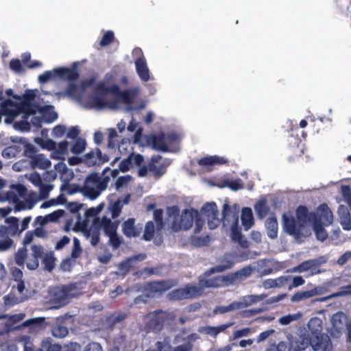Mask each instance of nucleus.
Returning <instances> with one entry per match:
<instances>
[{"instance_id": "nucleus-23", "label": "nucleus", "mask_w": 351, "mask_h": 351, "mask_svg": "<svg viewBox=\"0 0 351 351\" xmlns=\"http://www.w3.org/2000/svg\"><path fill=\"white\" fill-rule=\"evenodd\" d=\"M267 297V295L265 294H261V295H249L243 296V298H240L238 301H235L237 308L241 309L243 308H245L247 306H249L250 305H252L254 304H256L263 299H265Z\"/></svg>"}, {"instance_id": "nucleus-62", "label": "nucleus", "mask_w": 351, "mask_h": 351, "mask_svg": "<svg viewBox=\"0 0 351 351\" xmlns=\"http://www.w3.org/2000/svg\"><path fill=\"white\" fill-rule=\"evenodd\" d=\"M113 38H114V33L111 31H108L104 34V36L100 41V45L101 46H106L111 43V41L113 40Z\"/></svg>"}, {"instance_id": "nucleus-43", "label": "nucleus", "mask_w": 351, "mask_h": 351, "mask_svg": "<svg viewBox=\"0 0 351 351\" xmlns=\"http://www.w3.org/2000/svg\"><path fill=\"white\" fill-rule=\"evenodd\" d=\"M35 142L44 149L53 150L56 148V143L51 139L47 138H36Z\"/></svg>"}, {"instance_id": "nucleus-52", "label": "nucleus", "mask_w": 351, "mask_h": 351, "mask_svg": "<svg viewBox=\"0 0 351 351\" xmlns=\"http://www.w3.org/2000/svg\"><path fill=\"white\" fill-rule=\"evenodd\" d=\"M15 247L14 242L10 238L0 239V252L7 251Z\"/></svg>"}, {"instance_id": "nucleus-54", "label": "nucleus", "mask_w": 351, "mask_h": 351, "mask_svg": "<svg viewBox=\"0 0 351 351\" xmlns=\"http://www.w3.org/2000/svg\"><path fill=\"white\" fill-rule=\"evenodd\" d=\"M154 232V226L153 222L149 221L146 223L143 237L147 241H150L153 237Z\"/></svg>"}, {"instance_id": "nucleus-36", "label": "nucleus", "mask_w": 351, "mask_h": 351, "mask_svg": "<svg viewBox=\"0 0 351 351\" xmlns=\"http://www.w3.org/2000/svg\"><path fill=\"white\" fill-rule=\"evenodd\" d=\"M308 327L310 329L313 337L322 335L320 333L322 330V322L318 317H313L308 322Z\"/></svg>"}, {"instance_id": "nucleus-64", "label": "nucleus", "mask_w": 351, "mask_h": 351, "mask_svg": "<svg viewBox=\"0 0 351 351\" xmlns=\"http://www.w3.org/2000/svg\"><path fill=\"white\" fill-rule=\"evenodd\" d=\"M341 193L346 202L351 206V189L348 186H342Z\"/></svg>"}, {"instance_id": "nucleus-28", "label": "nucleus", "mask_w": 351, "mask_h": 351, "mask_svg": "<svg viewBox=\"0 0 351 351\" xmlns=\"http://www.w3.org/2000/svg\"><path fill=\"white\" fill-rule=\"evenodd\" d=\"M70 150V145L69 142L63 141L58 143L56 148L53 150L51 157L54 159L63 160L65 159L66 156L69 154Z\"/></svg>"}, {"instance_id": "nucleus-35", "label": "nucleus", "mask_w": 351, "mask_h": 351, "mask_svg": "<svg viewBox=\"0 0 351 351\" xmlns=\"http://www.w3.org/2000/svg\"><path fill=\"white\" fill-rule=\"evenodd\" d=\"M233 324H223L218 326H205L200 329V332L203 334L210 335L212 337L217 336L221 332L225 330L228 327L231 326Z\"/></svg>"}, {"instance_id": "nucleus-45", "label": "nucleus", "mask_w": 351, "mask_h": 351, "mask_svg": "<svg viewBox=\"0 0 351 351\" xmlns=\"http://www.w3.org/2000/svg\"><path fill=\"white\" fill-rule=\"evenodd\" d=\"M298 341L297 340H293V337L289 336V345H287L285 342H280L278 343L276 348L273 349L274 351H291L293 350L294 351V346L295 343Z\"/></svg>"}, {"instance_id": "nucleus-42", "label": "nucleus", "mask_w": 351, "mask_h": 351, "mask_svg": "<svg viewBox=\"0 0 351 351\" xmlns=\"http://www.w3.org/2000/svg\"><path fill=\"white\" fill-rule=\"evenodd\" d=\"M302 317V313L300 312H298L293 314H289L285 316H282L278 319V322L281 325H288L290 323L297 321L300 319Z\"/></svg>"}, {"instance_id": "nucleus-51", "label": "nucleus", "mask_w": 351, "mask_h": 351, "mask_svg": "<svg viewBox=\"0 0 351 351\" xmlns=\"http://www.w3.org/2000/svg\"><path fill=\"white\" fill-rule=\"evenodd\" d=\"M19 151L16 145L5 148L2 152V156L5 158H10L16 156Z\"/></svg>"}, {"instance_id": "nucleus-44", "label": "nucleus", "mask_w": 351, "mask_h": 351, "mask_svg": "<svg viewBox=\"0 0 351 351\" xmlns=\"http://www.w3.org/2000/svg\"><path fill=\"white\" fill-rule=\"evenodd\" d=\"M347 295H351V285L347 287H341L339 291L334 293L326 298L319 299L318 300L319 302H324L332 298H338Z\"/></svg>"}, {"instance_id": "nucleus-19", "label": "nucleus", "mask_w": 351, "mask_h": 351, "mask_svg": "<svg viewBox=\"0 0 351 351\" xmlns=\"http://www.w3.org/2000/svg\"><path fill=\"white\" fill-rule=\"evenodd\" d=\"M166 317V313L162 311L150 313L147 317L148 319L147 324L152 330H159Z\"/></svg>"}, {"instance_id": "nucleus-9", "label": "nucleus", "mask_w": 351, "mask_h": 351, "mask_svg": "<svg viewBox=\"0 0 351 351\" xmlns=\"http://www.w3.org/2000/svg\"><path fill=\"white\" fill-rule=\"evenodd\" d=\"M26 191V188L21 184H13L5 194L0 195V202H12L16 211L32 209L34 206V202L20 200L25 196Z\"/></svg>"}, {"instance_id": "nucleus-49", "label": "nucleus", "mask_w": 351, "mask_h": 351, "mask_svg": "<svg viewBox=\"0 0 351 351\" xmlns=\"http://www.w3.org/2000/svg\"><path fill=\"white\" fill-rule=\"evenodd\" d=\"M221 187H228L232 191H237L243 189V186L239 180H235L224 181Z\"/></svg>"}, {"instance_id": "nucleus-26", "label": "nucleus", "mask_w": 351, "mask_h": 351, "mask_svg": "<svg viewBox=\"0 0 351 351\" xmlns=\"http://www.w3.org/2000/svg\"><path fill=\"white\" fill-rule=\"evenodd\" d=\"M134 64L136 72L141 80L144 82L148 81L150 78V74L145 58H136L134 60Z\"/></svg>"}, {"instance_id": "nucleus-17", "label": "nucleus", "mask_w": 351, "mask_h": 351, "mask_svg": "<svg viewBox=\"0 0 351 351\" xmlns=\"http://www.w3.org/2000/svg\"><path fill=\"white\" fill-rule=\"evenodd\" d=\"M202 295V289L196 285H186L184 287L175 289L170 293L174 300H186L194 298Z\"/></svg>"}, {"instance_id": "nucleus-58", "label": "nucleus", "mask_w": 351, "mask_h": 351, "mask_svg": "<svg viewBox=\"0 0 351 351\" xmlns=\"http://www.w3.org/2000/svg\"><path fill=\"white\" fill-rule=\"evenodd\" d=\"M26 265L29 269L34 270L39 265V259L31 255L27 258Z\"/></svg>"}, {"instance_id": "nucleus-46", "label": "nucleus", "mask_w": 351, "mask_h": 351, "mask_svg": "<svg viewBox=\"0 0 351 351\" xmlns=\"http://www.w3.org/2000/svg\"><path fill=\"white\" fill-rule=\"evenodd\" d=\"M6 222L8 224V230L10 235L13 236L16 234L19 230V219L16 217H10L6 219Z\"/></svg>"}, {"instance_id": "nucleus-57", "label": "nucleus", "mask_w": 351, "mask_h": 351, "mask_svg": "<svg viewBox=\"0 0 351 351\" xmlns=\"http://www.w3.org/2000/svg\"><path fill=\"white\" fill-rule=\"evenodd\" d=\"M82 252L80 241L77 238L73 239V247L71 252V256L74 258H78Z\"/></svg>"}, {"instance_id": "nucleus-18", "label": "nucleus", "mask_w": 351, "mask_h": 351, "mask_svg": "<svg viewBox=\"0 0 351 351\" xmlns=\"http://www.w3.org/2000/svg\"><path fill=\"white\" fill-rule=\"evenodd\" d=\"M130 195H127L118 198L116 200H110L108 203V210L111 214L113 219L118 217L121 212L123 207L128 204Z\"/></svg>"}, {"instance_id": "nucleus-27", "label": "nucleus", "mask_w": 351, "mask_h": 351, "mask_svg": "<svg viewBox=\"0 0 351 351\" xmlns=\"http://www.w3.org/2000/svg\"><path fill=\"white\" fill-rule=\"evenodd\" d=\"M324 289L322 287H315L311 290L305 291H299L293 294L291 300L293 302H298L303 300L312 298L322 293Z\"/></svg>"}, {"instance_id": "nucleus-40", "label": "nucleus", "mask_w": 351, "mask_h": 351, "mask_svg": "<svg viewBox=\"0 0 351 351\" xmlns=\"http://www.w3.org/2000/svg\"><path fill=\"white\" fill-rule=\"evenodd\" d=\"M254 210L256 215L259 218H264L269 210V208L267 206V200L265 199H259L254 206Z\"/></svg>"}, {"instance_id": "nucleus-21", "label": "nucleus", "mask_w": 351, "mask_h": 351, "mask_svg": "<svg viewBox=\"0 0 351 351\" xmlns=\"http://www.w3.org/2000/svg\"><path fill=\"white\" fill-rule=\"evenodd\" d=\"M169 161L162 160L160 156L152 157L151 162L149 165V170L153 171L156 176H161L165 171V168L169 165Z\"/></svg>"}, {"instance_id": "nucleus-6", "label": "nucleus", "mask_w": 351, "mask_h": 351, "mask_svg": "<svg viewBox=\"0 0 351 351\" xmlns=\"http://www.w3.org/2000/svg\"><path fill=\"white\" fill-rule=\"evenodd\" d=\"M234 265V262L230 259L226 261L224 263L219 264L205 273V277L199 280V282L197 287L202 289V293L204 288H212L223 287L230 285L228 275L226 276H217L213 278H209V276L213 273H219L225 270L232 268Z\"/></svg>"}, {"instance_id": "nucleus-25", "label": "nucleus", "mask_w": 351, "mask_h": 351, "mask_svg": "<svg viewBox=\"0 0 351 351\" xmlns=\"http://www.w3.org/2000/svg\"><path fill=\"white\" fill-rule=\"evenodd\" d=\"M227 160L223 157L208 156L200 159L198 164L206 171H211L213 166L226 163Z\"/></svg>"}, {"instance_id": "nucleus-7", "label": "nucleus", "mask_w": 351, "mask_h": 351, "mask_svg": "<svg viewBox=\"0 0 351 351\" xmlns=\"http://www.w3.org/2000/svg\"><path fill=\"white\" fill-rule=\"evenodd\" d=\"M167 213L170 217H175L171 226L174 232L189 230L191 228L194 219L196 221L198 216V211L193 208L185 209L180 215L176 216L178 213V208L175 206L169 207Z\"/></svg>"}, {"instance_id": "nucleus-60", "label": "nucleus", "mask_w": 351, "mask_h": 351, "mask_svg": "<svg viewBox=\"0 0 351 351\" xmlns=\"http://www.w3.org/2000/svg\"><path fill=\"white\" fill-rule=\"evenodd\" d=\"M28 180L35 186H38L40 189L43 188L41 178L39 174L33 173L28 176Z\"/></svg>"}, {"instance_id": "nucleus-59", "label": "nucleus", "mask_w": 351, "mask_h": 351, "mask_svg": "<svg viewBox=\"0 0 351 351\" xmlns=\"http://www.w3.org/2000/svg\"><path fill=\"white\" fill-rule=\"evenodd\" d=\"M104 208V204L101 203L95 208H90L86 211L88 217H96Z\"/></svg>"}, {"instance_id": "nucleus-39", "label": "nucleus", "mask_w": 351, "mask_h": 351, "mask_svg": "<svg viewBox=\"0 0 351 351\" xmlns=\"http://www.w3.org/2000/svg\"><path fill=\"white\" fill-rule=\"evenodd\" d=\"M60 191L63 193L67 195H73L79 192L82 193V188L77 184L66 182L62 184L60 186Z\"/></svg>"}, {"instance_id": "nucleus-8", "label": "nucleus", "mask_w": 351, "mask_h": 351, "mask_svg": "<svg viewBox=\"0 0 351 351\" xmlns=\"http://www.w3.org/2000/svg\"><path fill=\"white\" fill-rule=\"evenodd\" d=\"M205 219L207 220L208 226L211 230L216 228L219 225L221 219L219 217L217 206L215 203H206L198 211V216L195 223L194 231L195 233L202 231L204 226Z\"/></svg>"}, {"instance_id": "nucleus-29", "label": "nucleus", "mask_w": 351, "mask_h": 351, "mask_svg": "<svg viewBox=\"0 0 351 351\" xmlns=\"http://www.w3.org/2000/svg\"><path fill=\"white\" fill-rule=\"evenodd\" d=\"M339 222L345 230H351V216L348 208L341 205L338 209Z\"/></svg>"}, {"instance_id": "nucleus-3", "label": "nucleus", "mask_w": 351, "mask_h": 351, "mask_svg": "<svg viewBox=\"0 0 351 351\" xmlns=\"http://www.w3.org/2000/svg\"><path fill=\"white\" fill-rule=\"evenodd\" d=\"M334 218L332 210L325 204L319 206L313 213H308L306 211V221L311 225V232L313 230L317 239L322 241L328 237L324 226L331 225Z\"/></svg>"}, {"instance_id": "nucleus-32", "label": "nucleus", "mask_w": 351, "mask_h": 351, "mask_svg": "<svg viewBox=\"0 0 351 351\" xmlns=\"http://www.w3.org/2000/svg\"><path fill=\"white\" fill-rule=\"evenodd\" d=\"M105 160L101 158V152L99 149L90 152L84 156L85 163L90 167L99 165Z\"/></svg>"}, {"instance_id": "nucleus-12", "label": "nucleus", "mask_w": 351, "mask_h": 351, "mask_svg": "<svg viewBox=\"0 0 351 351\" xmlns=\"http://www.w3.org/2000/svg\"><path fill=\"white\" fill-rule=\"evenodd\" d=\"M12 274L16 282V285L13 286L12 293L5 298L7 305H14L25 300V295L23 294L25 285L21 281L23 277V272L19 269L14 268L12 271Z\"/></svg>"}, {"instance_id": "nucleus-31", "label": "nucleus", "mask_w": 351, "mask_h": 351, "mask_svg": "<svg viewBox=\"0 0 351 351\" xmlns=\"http://www.w3.org/2000/svg\"><path fill=\"white\" fill-rule=\"evenodd\" d=\"M254 269L251 267H245L235 273L228 274L229 283L232 284L236 280L242 281L251 276Z\"/></svg>"}, {"instance_id": "nucleus-11", "label": "nucleus", "mask_w": 351, "mask_h": 351, "mask_svg": "<svg viewBox=\"0 0 351 351\" xmlns=\"http://www.w3.org/2000/svg\"><path fill=\"white\" fill-rule=\"evenodd\" d=\"M106 188V183L97 174L89 175L84 181L82 193L91 199L97 198Z\"/></svg>"}, {"instance_id": "nucleus-2", "label": "nucleus", "mask_w": 351, "mask_h": 351, "mask_svg": "<svg viewBox=\"0 0 351 351\" xmlns=\"http://www.w3.org/2000/svg\"><path fill=\"white\" fill-rule=\"evenodd\" d=\"M139 91L138 88H134L122 93L119 91L117 85H106L104 82L99 83L94 93L90 97L86 106L97 110L122 109V104L130 105L135 99Z\"/></svg>"}, {"instance_id": "nucleus-50", "label": "nucleus", "mask_w": 351, "mask_h": 351, "mask_svg": "<svg viewBox=\"0 0 351 351\" xmlns=\"http://www.w3.org/2000/svg\"><path fill=\"white\" fill-rule=\"evenodd\" d=\"M52 334L58 338H63L68 334V330L65 326L56 325L52 329Z\"/></svg>"}, {"instance_id": "nucleus-5", "label": "nucleus", "mask_w": 351, "mask_h": 351, "mask_svg": "<svg viewBox=\"0 0 351 351\" xmlns=\"http://www.w3.org/2000/svg\"><path fill=\"white\" fill-rule=\"evenodd\" d=\"M297 221L287 214L282 215L284 230L295 237H308L311 235V225L306 221V208L299 207L296 211Z\"/></svg>"}, {"instance_id": "nucleus-1", "label": "nucleus", "mask_w": 351, "mask_h": 351, "mask_svg": "<svg viewBox=\"0 0 351 351\" xmlns=\"http://www.w3.org/2000/svg\"><path fill=\"white\" fill-rule=\"evenodd\" d=\"M35 93L28 90L23 97H14L12 99L5 100L2 104V112L5 115V122L12 123L16 118L21 116V121L14 123L16 129L26 130L29 129V124L38 126L43 123H51L54 121L58 115L51 106H45L34 110L31 104Z\"/></svg>"}, {"instance_id": "nucleus-13", "label": "nucleus", "mask_w": 351, "mask_h": 351, "mask_svg": "<svg viewBox=\"0 0 351 351\" xmlns=\"http://www.w3.org/2000/svg\"><path fill=\"white\" fill-rule=\"evenodd\" d=\"M95 225L101 230H103L105 234L108 237L111 245L117 248L119 246L121 241L117 234V224L112 222L106 217L97 218L95 221Z\"/></svg>"}, {"instance_id": "nucleus-48", "label": "nucleus", "mask_w": 351, "mask_h": 351, "mask_svg": "<svg viewBox=\"0 0 351 351\" xmlns=\"http://www.w3.org/2000/svg\"><path fill=\"white\" fill-rule=\"evenodd\" d=\"M132 181V178L128 175L119 177L115 182L116 190H119L121 188L126 186Z\"/></svg>"}, {"instance_id": "nucleus-61", "label": "nucleus", "mask_w": 351, "mask_h": 351, "mask_svg": "<svg viewBox=\"0 0 351 351\" xmlns=\"http://www.w3.org/2000/svg\"><path fill=\"white\" fill-rule=\"evenodd\" d=\"M32 255L37 258H41L44 254V250L41 245H32L31 246Z\"/></svg>"}, {"instance_id": "nucleus-33", "label": "nucleus", "mask_w": 351, "mask_h": 351, "mask_svg": "<svg viewBox=\"0 0 351 351\" xmlns=\"http://www.w3.org/2000/svg\"><path fill=\"white\" fill-rule=\"evenodd\" d=\"M32 164L34 167L40 169H47L51 166L50 160L43 154H36L32 157Z\"/></svg>"}, {"instance_id": "nucleus-22", "label": "nucleus", "mask_w": 351, "mask_h": 351, "mask_svg": "<svg viewBox=\"0 0 351 351\" xmlns=\"http://www.w3.org/2000/svg\"><path fill=\"white\" fill-rule=\"evenodd\" d=\"M123 234L128 237H136L138 236L142 230V226L134 224V219H129L122 225Z\"/></svg>"}, {"instance_id": "nucleus-34", "label": "nucleus", "mask_w": 351, "mask_h": 351, "mask_svg": "<svg viewBox=\"0 0 351 351\" xmlns=\"http://www.w3.org/2000/svg\"><path fill=\"white\" fill-rule=\"evenodd\" d=\"M267 234L271 239H275L278 235V222L275 217H269L265 222Z\"/></svg>"}, {"instance_id": "nucleus-30", "label": "nucleus", "mask_w": 351, "mask_h": 351, "mask_svg": "<svg viewBox=\"0 0 351 351\" xmlns=\"http://www.w3.org/2000/svg\"><path fill=\"white\" fill-rule=\"evenodd\" d=\"M241 219L245 231L249 230L252 227L254 219L250 208L245 207L241 210Z\"/></svg>"}, {"instance_id": "nucleus-20", "label": "nucleus", "mask_w": 351, "mask_h": 351, "mask_svg": "<svg viewBox=\"0 0 351 351\" xmlns=\"http://www.w3.org/2000/svg\"><path fill=\"white\" fill-rule=\"evenodd\" d=\"M71 298V294L65 287H57L53 291V301L55 303L58 304V305L56 307L62 306L66 304L69 302Z\"/></svg>"}, {"instance_id": "nucleus-4", "label": "nucleus", "mask_w": 351, "mask_h": 351, "mask_svg": "<svg viewBox=\"0 0 351 351\" xmlns=\"http://www.w3.org/2000/svg\"><path fill=\"white\" fill-rule=\"evenodd\" d=\"M239 206L234 204L230 205L224 203L222 208V225L224 228L230 231V237L234 242L243 247H248V241L241 234L239 228Z\"/></svg>"}, {"instance_id": "nucleus-16", "label": "nucleus", "mask_w": 351, "mask_h": 351, "mask_svg": "<svg viewBox=\"0 0 351 351\" xmlns=\"http://www.w3.org/2000/svg\"><path fill=\"white\" fill-rule=\"evenodd\" d=\"M324 262L325 260L323 258L308 260L293 267L290 271L294 273H306V277L312 276L320 272L318 267Z\"/></svg>"}, {"instance_id": "nucleus-47", "label": "nucleus", "mask_w": 351, "mask_h": 351, "mask_svg": "<svg viewBox=\"0 0 351 351\" xmlns=\"http://www.w3.org/2000/svg\"><path fill=\"white\" fill-rule=\"evenodd\" d=\"M15 262L18 265H22L27 258V250L24 247L19 249L15 254Z\"/></svg>"}, {"instance_id": "nucleus-10", "label": "nucleus", "mask_w": 351, "mask_h": 351, "mask_svg": "<svg viewBox=\"0 0 351 351\" xmlns=\"http://www.w3.org/2000/svg\"><path fill=\"white\" fill-rule=\"evenodd\" d=\"M295 344L294 351L304 350L310 344L314 351L332 350V345L329 337L324 335L311 337V339L305 335H301Z\"/></svg>"}, {"instance_id": "nucleus-63", "label": "nucleus", "mask_w": 351, "mask_h": 351, "mask_svg": "<svg viewBox=\"0 0 351 351\" xmlns=\"http://www.w3.org/2000/svg\"><path fill=\"white\" fill-rule=\"evenodd\" d=\"M44 350H47V351H68V350H62L58 345H50L48 341H43V347L40 351H44Z\"/></svg>"}, {"instance_id": "nucleus-38", "label": "nucleus", "mask_w": 351, "mask_h": 351, "mask_svg": "<svg viewBox=\"0 0 351 351\" xmlns=\"http://www.w3.org/2000/svg\"><path fill=\"white\" fill-rule=\"evenodd\" d=\"M91 83L92 81L89 80L83 82L81 86L71 84L67 90V95L71 97H80L82 90L90 86Z\"/></svg>"}, {"instance_id": "nucleus-37", "label": "nucleus", "mask_w": 351, "mask_h": 351, "mask_svg": "<svg viewBox=\"0 0 351 351\" xmlns=\"http://www.w3.org/2000/svg\"><path fill=\"white\" fill-rule=\"evenodd\" d=\"M346 319V315L343 313L339 312L334 314L331 318L333 328L337 332H341L344 328Z\"/></svg>"}, {"instance_id": "nucleus-53", "label": "nucleus", "mask_w": 351, "mask_h": 351, "mask_svg": "<svg viewBox=\"0 0 351 351\" xmlns=\"http://www.w3.org/2000/svg\"><path fill=\"white\" fill-rule=\"evenodd\" d=\"M63 202H64V199L61 195H60L57 198L51 199L47 202H43L41 204L40 208H49L51 206H57V205L63 204Z\"/></svg>"}, {"instance_id": "nucleus-24", "label": "nucleus", "mask_w": 351, "mask_h": 351, "mask_svg": "<svg viewBox=\"0 0 351 351\" xmlns=\"http://www.w3.org/2000/svg\"><path fill=\"white\" fill-rule=\"evenodd\" d=\"M56 171L60 174V179L62 183L69 182L74 177V173L71 169L66 167L63 161L58 162L54 166Z\"/></svg>"}, {"instance_id": "nucleus-15", "label": "nucleus", "mask_w": 351, "mask_h": 351, "mask_svg": "<svg viewBox=\"0 0 351 351\" xmlns=\"http://www.w3.org/2000/svg\"><path fill=\"white\" fill-rule=\"evenodd\" d=\"M56 75L64 79L75 80L77 77L78 75L74 68H58L40 75L38 76V80L41 83H45L49 80L54 78Z\"/></svg>"}, {"instance_id": "nucleus-41", "label": "nucleus", "mask_w": 351, "mask_h": 351, "mask_svg": "<svg viewBox=\"0 0 351 351\" xmlns=\"http://www.w3.org/2000/svg\"><path fill=\"white\" fill-rule=\"evenodd\" d=\"M85 147V141L81 138H77L70 146V151L75 154H79L84 150Z\"/></svg>"}, {"instance_id": "nucleus-55", "label": "nucleus", "mask_w": 351, "mask_h": 351, "mask_svg": "<svg viewBox=\"0 0 351 351\" xmlns=\"http://www.w3.org/2000/svg\"><path fill=\"white\" fill-rule=\"evenodd\" d=\"M251 328H243L240 330H237L233 332L232 335L234 339H239L243 337H247L252 333Z\"/></svg>"}, {"instance_id": "nucleus-56", "label": "nucleus", "mask_w": 351, "mask_h": 351, "mask_svg": "<svg viewBox=\"0 0 351 351\" xmlns=\"http://www.w3.org/2000/svg\"><path fill=\"white\" fill-rule=\"evenodd\" d=\"M238 310L236 302H233L230 305L226 306H217L215 310V313H224L226 312Z\"/></svg>"}, {"instance_id": "nucleus-14", "label": "nucleus", "mask_w": 351, "mask_h": 351, "mask_svg": "<svg viewBox=\"0 0 351 351\" xmlns=\"http://www.w3.org/2000/svg\"><path fill=\"white\" fill-rule=\"evenodd\" d=\"M134 167L138 168V175L140 177H144L147 175L148 169L145 166L143 157L140 154H132L128 158L123 160L119 165V168L123 171Z\"/></svg>"}]
</instances>
